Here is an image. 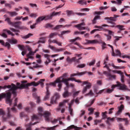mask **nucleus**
I'll list each match as a JSON object with an SVG mask.
<instances>
[{
  "label": "nucleus",
  "instance_id": "f257e3e1",
  "mask_svg": "<svg viewBox=\"0 0 130 130\" xmlns=\"http://www.w3.org/2000/svg\"><path fill=\"white\" fill-rule=\"evenodd\" d=\"M8 114L7 117H4L5 114V112L2 109H0V115H3V120L4 121H6L7 118H10L12 117V116L11 115L10 110H11L13 112H17V109L14 107L10 108L9 107L7 108Z\"/></svg>",
  "mask_w": 130,
  "mask_h": 130
},
{
  "label": "nucleus",
  "instance_id": "f03ea898",
  "mask_svg": "<svg viewBox=\"0 0 130 130\" xmlns=\"http://www.w3.org/2000/svg\"><path fill=\"white\" fill-rule=\"evenodd\" d=\"M119 17V16L118 15H114L113 17H105L104 18V19L107 20V22L108 23H111L112 24L109 26L111 27H115L116 23L113 21L115 22L117 20V18Z\"/></svg>",
  "mask_w": 130,
  "mask_h": 130
},
{
  "label": "nucleus",
  "instance_id": "7ed1b4c3",
  "mask_svg": "<svg viewBox=\"0 0 130 130\" xmlns=\"http://www.w3.org/2000/svg\"><path fill=\"white\" fill-rule=\"evenodd\" d=\"M11 93L9 92L2 93L0 94V100L3 98H5L6 102H8L10 105H11L12 102V100L11 99Z\"/></svg>",
  "mask_w": 130,
  "mask_h": 130
},
{
  "label": "nucleus",
  "instance_id": "20e7f679",
  "mask_svg": "<svg viewBox=\"0 0 130 130\" xmlns=\"http://www.w3.org/2000/svg\"><path fill=\"white\" fill-rule=\"evenodd\" d=\"M22 83L21 84L20 83L17 82L16 84L17 86H16L14 84H12L13 85V88L15 89H28V87H25V85L26 84H24L25 83H27V82L26 80H24L22 81L21 82Z\"/></svg>",
  "mask_w": 130,
  "mask_h": 130
},
{
  "label": "nucleus",
  "instance_id": "39448f33",
  "mask_svg": "<svg viewBox=\"0 0 130 130\" xmlns=\"http://www.w3.org/2000/svg\"><path fill=\"white\" fill-rule=\"evenodd\" d=\"M38 110L39 115L40 116H42L43 115L45 118L46 121H49V117L50 115V113L48 112H46L44 113L43 111L42 107H39L38 108Z\"/></svg>",
  "mask_w": 130,
  "mask_h": 130
},
{
  "label": "nucleus",
  "instance_id": "423d86ee",
  "mask_svg": "<svg viewBox=\"0 0 130 130\" xmlns=\"http://www.w3.org/2000/svg\"><path fill=\"white\" fill-rule=\"evenodd\" d=\"M108 70V72L106 71H104L103 74L105 75L106 76L108 77L109 80H111L112 79H115L116 78V76L115 75H111L110 72L112 70L110 69L109 67L107 69Z\"/></svg>",
  "mask_w": 130,
  "mask_h": 130
},
{
  "label": "nucleus",
  "instance_id": "0eeeda50",
  "mask_svg": "<svg viewBox=\"0 0 130 130\" xmlns=\"http://www.w3.org/2000/svg\"><path fill=\"white\" fill-rule=\"evenodd\" d=\"M60 96L58 93L56 92L55 93L54 95L51 98L50 103L51 104H53L54 103L56 104L57 100L60 98Z\"/></svg>",
  "mask_w": 130,
  "mask_h": 130
},
{
  "label": "nucleus",
  "instance_id": "6e6552de",
  "mask_svg": "<svg viewBox=\"0 0 130 130\" xmlns=\"http://www.w3.org/2000/svg\"><path fill=\"white\" fill-rule=\"evenodd\" d=\"M117 84L115 85V87H119V89L120 90H124L126 89V86L124 84H122L119 82H117Z\"/></svg>",
  "mask_w": 130,
  "mask_h": 130
},
{
  "label": "nucleus",
  "instance_id": "1a4fd4ad",
  "mask_svg": "<svg viewBox=\"0 0 130 130\" xmlns=\"http://www.w3.org/2000/svg\"><path fill=\"white\" fill-rule=\"evenodd\" d=\"M21 23V22L20 21L14 23L13 22L11 25L14 26L15 27L17 28L20 29H22L23 28V27L20 26V25Z\"/></svg>",
  "mask_w": 130,
  "mask_h": 130
},
{
  "label": "nucleus",
  "instance_id": "9d476101",
  "mask_svg": "<svg viewBox=\"0 0 130 130\" xmlns=\"http://www.w3.org/2000/svg\"><path fill=\"white\" fill-rule=\"evenodd\" d=\"M38 123V122H35L33 123H32L31 122H30L29 123L25 124V126L26 127V130H31V126L32 125H35Z\"/></svg>",
  "mask_w": 130,
  "mask_h": 130
},
{
  "label": "nucleus",
  "instance_id": "9b49d317",
  "mask_svg": "<svg viewBox=\"0 0 130 130\" xmlns=\"http://www.w3.org/2000/svg\"><path fill=\"white\" fill-rule=\"evenodd\" d=\"M38 85V82L37 83H36L34 81L31 82V83H28L26 84L25 86L26 87H28L29 86L32 85L36 86Z\"/></svg>",
  "mask_w": 130,
  "mask_h": 130
},
{
  "label": "nucleus",
  "instance_id": "f8f14e48",
  "mask_svg": "<svg viewBox=\"0 0 130 130\" xmlns=\"http://www.w3.org/2000/svg\"><path fill=\"white\" fill-rule=\"evenodd\" d=\"M86 42L85 43L86 44H94L98 43L99 41L96 40H90L86 39Z\"/></svg>",
  "mask_w": 130,
  "mask_h": 130
},
{
  "label": "nucleus",
  "instance_id": "ddd939ff",
  "mask_svg": "<svg viewBox=\"0 0 130 130\" xmlns=\"http://www.w3.org/2000/svg\"><path fill=\"white\" fill-rule=\"evenodd\" d=\"M115 85H113L111 86L112 89H110L109 88H108L106 90V91L104 92V93H112L114 90V89L115 88Z\"/></svg>",
  "mask_w": 130,
  "mask_h": 130
},
{
  "label": "nucleus",
  "instance_id": "4468645a",
  "mask_svg": "<svg viewBox=\"0 0 130 130\" xmlns=\"http://www.w3.org/2000/svg\"><path fill=\"white\" fill-rule=\"evenodd\" d=\"M87 73V71H84L81 72H77V73H73L72 74H71L70 75V77H74L75 76L78 75H83Z\"/></svg>",
  "mask_w": 130,
  "mask_h": 130
},
{
  "label": "nucleus",
  "instance_id": "2eb2a0df",
  "mask_svg": "<svg viewBox=\"0 0 130 130\" xmlns=\"http://www.w3.org/2000/svg\"><path fill=\"white\" fill-rule=\"evenodd\" d=\"M124 106L123 105L121 104L119 108V110L117 112V115H118L120 113L122 112V111L124 109Z\"/></svg>",
  "mask_w": 130,
  "mask_h": 130
},
{
  "label": "nucleus",
  "instance_id": "dca6fc26",
  "mask_svg": "<svg viewBox=\"0 0 130 130\" xmlns=\"http://www.w3.org/2000/svg\"><path fill=\"white\" fill-rule=\"evenodd\" d=\"M20 116L21 117H26V119H25V121L26 122H27V121L29 120V118L23 112H21L20 114Z\"/></svg>",
  "mask_w": 130,
  "mask_h": 130
},
{
  "label": "nucleus",
  "instance_id": "f3484780",
  "mask_svg": "<svg viewBox=\"0 0 130 130\" xmlns=\"http://www.w3.org/2000/svg\"><path fill=\"white\" fill-rule=\"evenodd\" d=\"M48 47L50 48L52 50L54 51H62L63 50V49L62 48H61L60 49H56L53 46H52L50 44H49L48 45Z\"/></svg>",
  "mask_w": 130,
  "mask_h": 130
},
{
  "label": "nucleus",
  "instance_id": "a211bd4d",
  "mask_svg": "<svg viewBox=\"0 0 130 130\" xmlns=\"http://www.w3.org/2000/svg\"><path fill=\"white\" fill-rule=\"evenodd\" d=\"M68 89V88H65L64 89V90H65V91L62 94L64 98L68 97L69 95V93L67 90Z\"/></svg>",
  "mask_w": 130,
  "mask_h": 130
},
{
  "label": "nucleus",
  "instance_id": "6ab92c4d",
  "mask_svg": "<svg viewBox=\"0 0 130 130\" xmlns=\"http://www.w3.org/2000/svg\"><path fill=\"white\" fill-rule=\"evenodd\" d=\"M62 82H63L64 83L66 86V88H68L69 87V84L68 82L66 79V78H62Z\"/></svg>",
  "mask_w": 130,
  "mask_h": 130
},
{
  "label": "nucleus",
  "instance_id": "aec40b11",
  "mask_svg": "<svg viewBox=\"0 0 130 130\" xmlns=\"http://www.w3.org/2000/svg\"><path fill=\"white\" fill-rule=\"evenodd\" d=\"M61 13V11H60L59 12H56L55 11H53L51 13V14L52 17V18L53 17L56 16L57 15H59Z\"/></svg>",
  "mask_w": 130,
  "mask_h": 130
},
{
  "label": "nucleus",
  "instance_id": "412c9836",
  "mask_svg": "<svg viewBox=\"0 0 130 130\" xmlns=\"http://www.w3.org/2000/svg\"><path fill=\"white\" fill-rule=\"evenodd\" d=\"M44 20L43 16H42L38 17L36 20V22L37 24L40 23L41 21Z\"/></svg>",
  "mask_w": 130,
  "mask_h": 130
},
{
  "label": "nucleus",
  "instance_id": "4be33fe9",
  "mask_svg": "<svg viewBox=\"0 0 130 130\" xmlns=\"http://www.w3.org/2000/svg\"><path fill=\"white\" fill-rule=\"evenodd\" d=\"M45 79H41L38 82V85L40 84V85L42 88H43L44 86V83L43 82L44 81Z\"/></svg>",
  "mask_w": 130,
  "mask_h": 130
},
{
  "label": "nucleus",
  "instance_id": "5701e85b",
  "mask_svg": "<svg viewBox=\"0 0 130 130\" xmlns=\"http://www.w3.org/2000/svg\"><path fill=\"white\" fill-rule=\"evenodd\" d=\"M43 16L44 20L45 21H46L49 20H51L52 19L51 14L50 15H47Z\"/></svg>",
  "mask_w": 130,
  "mask_h": 130
},
{
  "label": "nucleus",
  "instance_id": "b1692460",
  "mask_svg": "<svg viewBox=\"0 0 130 130\" xmlns=\"http://www.w3.org/2000/svg\"><path fill=\"white\" fill-rule=\"evenodd\" d=\"M75 58V57H73L71 59H70L69 56H68L66 59V61L69 63H71L73 61Z\"/></svg>",
  "mask_w": 130,
  "mask_h": 130
},
{
  "label": "nucleus",
  "instance_id": "393cba45",
  "mask_svg": "<svg viewBox=\"0 0 130 130\" xmlns=\"http://www.w3.org/2000/svg\"><path fill=\"white\" fill-rule=\"evenodd\" d=\"M50 93L49 91H46L45 96L44 98V100H48L50 98Z\"/></svg>",
  "mask_w": 130,
  "mask_h": 130
},
{
  "label": "nucleus",
  "instance_id": "a878e982",
  "mask_svg": "<svg viewBox=\"0 0 130 130\" xmlns=\"http://www.w3.org/2000/svg\"><path fill=\"white\" fill-rule=\"evenodd\" d=\"M50 93L49 91H46L45 96L44 98V100H48L50 98Z\"/></svg>",
  "mask_w": 130,
  "mask_h": 130
},
{
  "label": "nucleus",
  "instance_id": "bb28decb",
  "mask_svg": "<svg viewBox=\"0 0 130 130\" xmlns=\"http://www.w3.org/2000/svg\"><path fill=\"white\" fill-rule=\"evenodd\" d=\"M50 93L49 91H46L45 96L44 98V100H48L50 98Z\"/></svg>",
  "mask_w": 130,
  "mask_h": 130
},
{
  "label": "nucleus",
  "instance_id": "cd10ccee",
  "mask_svg": "<svg viewBox=\"0 0 130 130\" xmlns=\"http://www.w3.org/2000/svg\"><path fill=\"white\" fill-rule=\"evenodd\" d=\"M115 118H111L110 117H108L107 118V121H106V123L108 125H110V123H109V121H111L112 122H113Z\"/></svg>",
  "mask_w": 130,
  "mask_h": 130
},
{
  "label": "nucleus",
  "instance_id": "c85d7f7f",
  "mask_svg": "<svg viewBox=\"0 0 130 130\" xmlns=\"http://www.w3.org/2000/svg\"><path fill=\"white\" fill-rule=\"evenodd\" d=\"M108 64V66H112L114 69H119L120 68V67H118L115 66L113 63H109Z\"/></svg>",
  "mask_w": 130,
  "mask_h": 130
},
{
  "label": "nucleus",
  "instance_id": "c756f323",
  "mask_svg": "<svg viewBox=\"0 0 130 130\" xmlns=\"http://www.w3.org/2000/svg\"><path fill=\"white\" fill-rule=\"evenodd\" d=\"M107 113V112L106 111L102 113V119H105L106 118H107V116L106 115Z\"/></svg>",
  "mask_w": 130,
  "mask_h": 130
},
{
  "label": "nucleus",
  "instance_id": "7c9ffc66",
  "mask_svg": "<svg viewBox=\"0 0 130 130\" xmlns=\"http://www.w3.org/2000/svg\"><path fill=\"white\" fill-rule=\"evenodd\" d=\"M109 26L107 24H103L101 26H95L94 27L95 28H98L101 29H103V27H107Z\"/></svg>",
  "mask_w": 130,
  "mask_h": 130
},
{
  "label": "nucleus",
  "instance_id": "2f4dec72",
  "mask_svg": "<svg viewBox=\"0 0 130 130\" xmlns=\"http://www.w3.org/2000/svg\"><path fill=\"white\" fill-rule=\"evenodd\" d=\"M8 41L11 43L15 44L17 42V40L14 39H8Z\"/></svg>",
  "mask_w": 130,
  "mask_h": 130
},
{
  "label": "nucleus",
  "instance_id": "473e14b6",
  "mask_svg": "<svg viewBox=\"0 0 130 130\" xmlns=\"http://www.w3.org/2000/svg\"><path fill=\"white\" fill-rule=\"evenodd\" d=\"M7 13L9 14L10 15L11 17H13V16H15L18 14V13L15 11L12 12L7 11Z\"/></svg>",
  "mask_w": 130,
  "mask_h": 130
},
{
  "label": "nucleus",
  "instance_id": "72a5a7b5",
  "mask_svg": "<svg viewBox=\"0 0 130 130\" xmlns=\"http://www.w3.org/2000/svg\"><path fill=\"white\" fill-rule=\"evenodd\" d=\"M124 27L123 25H115V27L118 28L120 30H122L125 29L123 28Z\"/></svg>",
  "mask_w": 130,
  "mask_h": 130
},
{
  "label": "nucleus",
  "instance_id": "f704fd0d",
  "mask_svg": "<svg viewBox=\"0 0 130 130\" xmlns=\"http://www.w3.org/2000/svg\"><path fill=\"white\" fill-rule=\"evenodd\" d=\"M78 3L82 5H86L87 4V2L84 0H80L78 2Z\"/></svg>",
  "mask_w": 130,
  "mask_h": 130
},
{
  "label": "nucleus",
  "instance_id": "c9c22d12",
  "mask_svg": "<svg viewBox=\"0 0 130 130\" xmlns=\"http://www.w3.org/2000/svg\"><path fill=\"white\" fill-rule=\"evenodd\" d=\"M52 42L54 43H56L58 44L59 46H61V43L60 42H58L56 40L54 39L53 40H52Z\"/></svg>",
  "mask_w": 130,
  "mask_h": 130
},
{
  "label": "nucleus",
  "instance_id": "e433bc0d",
  "mask_svg": "<svg viewBox=\"0 0 130 130\" xmlns=\"http://www.w3.org/2000/svg\"><path fill=\"white\" fill-rule=\"evenodd\" d=\"M58 126L59 125H57L53 127H47L46 128V129L47 130H53L55 128L58 127Z\"/></svg>",
  "mask_w": 130,
  "mask_h": 130
},
{
  "label": "nucleus",
  "instance_id": "4c0bfd02",
  "mask_svg": "<svg viewBox=\"0 0 130 130\" xmlns=\"http://www.w3.org/2000/svg\"><path fill=\"white\" fill-rule=\"evenodd\" d=\"M33 34L31 33H29L27 35L24 36L22 37V38L23 39H27L30 37L31 36H33Z\"/></svg>",
  "mask_w": 130,
  "mask_h": 130
},
{
  "label": "nucleus",
  "instance_id": "58836bf2",
  "mask_svg": "<svg viewBox=\"0 0 130 130\" xmlns=\"http://www.w3.org/2000/svg\"><path fill=\"white\" fill-rule=\"evenodd\" d=\"M5 21L7 22L8 24L10 25H12L13 22H11L10 20V19L9 18H7L5 20Z\"/></svg>",
  "mask_w": 130,
  "mask_h": 130
},
{
  "label": "nucleus",
  "instance_id": "ea45409f",
  "mask_svg": "<svg viewBox=\"0 0 130 130\" xmlns=\"http://www.w3.org/2000/svg\"><path fill=\"white\" fill-rule=\"evenodd\" d=\"M115 38H116L114 40V44H115V45H116V42L117 41L119 40V39L120 38H122V37H118V36H115Z\"/></svg>",
  "mask_w": 130,
  "mask_h": 130
},
{
  "label": "nucleus",
  "instance_id": "a19ab883",
  "mask_svg": "<svg viewBox=\"0 0 130 130\" xmlns=\"http://www.w3.org/2000/svg\"><path fill=\"white\" fill-rule=\"evenodd\" d=\"M100 17L99 16L96 15L95 16L93 20V24H95L96 23V21L97 19H100Z\"/></svg>",
  "mask_w": 130,
  "mask_h": 130
},
{
  "label": "nucleus",
  "instance_id": "79ce46f5",
  "mask_svg": "<svg viewBox=\"0 0 130 130\" xmlns=\"http://www.w3.org/2000/svg\"><path fill=\"white\" fill-rule=\"evenodd\" d=\"M45 42V41L44 38L42 37L40 38V40H39L38 42V43H44Z\"/></svg>",
  "mask_w": 130,
  "mask_h": 130
},
{
  "label": "nucleus",
  "instance_id": "37998d69",
  "mask_svg": "<svg viewBox=\"0 0 130 130\" xmlns=\"http://www.w3.org/2000/svg\"><path fill=\"white\" fill-rule=\"evenodd\" d=\"M84 23H82L78 24L75 25L74 26L77 28L81 27L82 25H85Z\"/></svg>",
  "mask_w": 130,
  "mask_h": 130
},
{
  "label": "nucleus",
  "instance_id": "c03bdc74",
  "mask_svg": "<svg viewBox=\"0 0 130 130\" xmlns=\"http://www.w3.org/2000/svg\"><path fill=\"white\" fill-rule=\"evenodd\" d=\"M57 33L56 32L52 33L50 35L49 37L50 38H52L55 36L57 35Z\"/></svg>",
  "mask_w": 130,
  "mask_h": 130
},
{
  "label": "nucleus",
  "instance_id": "a18cd8bd",
  "mask_svg": "<svg viewBox=\"0 0 130 130\" xmlns=\"http://www.w3.org/2000/svg\"><path fill=\"white\" fill-rule=\"evenodd\" d=\"M116 54H115V55L116 56L118 55L119 56H120L121 55V53L120 51L118 50H117L116 51Z\"/></svg>",
  "mask_w": 130,
  "mask_h": 130
},
{
  "label": "nucleus",
  "instance_id": "49530a36",
  "mask_svg": "<svg viewBox=\"0 0 130 130\" xmlns=\"http://www.w3.org/2000/svg\"><path fill=\"white\" fill-rule=\"evenodd\" d=\"M107 45L108 46L110 47L111 48V49L112 50V56H115V53L114 52L113 46H112L111 45H110L109 44H107Z\"/></svg>",
  "mask_w": 130,
  "mask_h": 130
},
{
  "label": "nucleus",
  "instance_id": "de8ad7c7",
  "mask_svg": "<svg viewBox=\"0 0 130 130\" xmlns=\"http://www.w3.org/2000/svg\"><path fill=\"white\" fill-rule=\"evenodd\" d=\"M44 57L46 58L47 60L49 61V62H51V60L50 59L49 57H50V55L47 54H45L44 55Z\"/></svg>",
  "mask_w": 130,
  "mask_h": 130
},
{
  "label": "nucleus",
  "instance_id": "09e8293b",
  "mask_svg": "<svg viewBox=\"0 0 130 130\" xmlns=\"http://www.w3.org/2000/svg\"><path fill=\"white\" fill-rule=\"evenodd\" d=\"M61 77H59L58 78H57L56 80L55 81V83H58V84L59 83H61L62 82V80H60V78Z\"/></svg>",
  "mask_w": 130,
  "mask_h": 130
},
{
  "label": "nucleus",
  "instance_id": "8fccbe9b",
  "mask_svg": "<svg viewBox=\"0 0 130 130\" xmlns=\"http://www.w3.org/2000/svg\"><path fill=\"white\" fill-rule=\"evenodd\" d=\"M68 77V73H64L62 77V78H67Z\"/></svg>",
  "mask_w": 130,
  "mask_h": 130
},
{
  "label": "nucleus",
  "instance_id": "3c124183",
  "mask_svg": "<svg viewBox=\"0 0 130 130\" xmlns=\"http://www.w3.org/2000/svg\"><path fill=\"white\" fill-rule=\"evenodd\" d=\"M63 26L62 25H56L55 27L54 28V30L58 29L61 28V27Z\"/></svg>",
  "mask_w": 130,
  "mask_h": 130
},
{
  "label": "nucleus",
  "instance_id": "603ef678",
  "mask_svg": "<svg viewBox=\"0 0 130 130\" xmlns=\"http://www.w3.org/2000/svg\"><path fill=\"white\" fill-rule=\"evenodd\" d=\"M18 47L21 50L23 51L24 50V46L23 45H21L19 44L18 45Z\"/></svg>",
  "mask_w": 130,
  "mask_h": 130
},
{
  "label": "nucleus",
  "instance_id": "864d4df0",
  "mask_svg": "<svg viewBox=\"0 0 130 130\" xmlns=\"http://www.w3.org/2000/svg\"><path fill=\"white\" fill-rule=\"evenodd\" d=\"M85 66V64H81L78 65L77 66V68H82Z\"/></svg>",
  "mask_w": 130,
  "mask_h": 130
},
{
  "label": "nucleus",
  "instance_id": "5fc2aeb1",
  "mask_svg": "<svg viewBox=\"0 0 130 130\" xmlns=\"http://www.w3.org/2000/svg\"><path fill=\"white\" fill-rule=\"evenodd\" d=\"M102 121L101 120H95L94 121V124L95 125H97L98 123H101Z\"/></svg>",
  "mask_w": 130,
  "mask_h": 130
},
{
  "label": "nucleus",
  "instance_id": "6e6d98bb",
  "mask_svg": "<svg viewBox=\"0 0 130 130\" xmlns=\"http://www.w3.org/2000/svg\"><path fill=\"white\" fill-rule=\"evenodd\" d=\"M36 52H33L31 51H30L29 53L27 55V56H30L31 55H33Z\"/></svg>",
  "mask_w": 130,
  "mask_h": 130
},
{
  "label": "nucleus",
  "instance_id": "4d7b16f0",
  "mask_svg": "<svg viewBox=\"0 0 130 130\" xmlns=\"http://www.w3.org/2000/svg\"><path fill=\"white\" fill-rule=\"evenodd\" d=\"M105 89H103L102 90H100L98 92H97L96 91H95V92L96 93V94H101L103 92H104L105 90Z\"/></svg>",
  "mask_w": 130,
  "mask_h": 130
},
{
  "label": "nucleus",
  "instance_id": "13d9d810",
  "mask_svg": "<svg viewBox=\"0 0 130 130\" xmlns=\"http://www.w3.org/2000/svg\"><path fill=\"white\" fill-rule=\"evenodd\" d=\"M70 32V30H64L62 31L61 33L62 34V35H63L66 34H68Z\"/></svg>",
  "mask_w": 130,
  "mask_h": 130
},
{
  "label": "nucleus",
  "instance_id": "bf43d9fd",
  "mask_svg": "<svg viewBox=\"0 0 130 130\" xmlns=\"http://www.w3.org/2000/svg\"><path fill=\"white\" fill-rule=\"evenodd\" d=\"M29 16L31 18L35 17L37 16V15L36 13H31L29 14Z\"/></svg>",
  "mask_w": 130,
  "mask_h": 130
},
{
  "label": "nucleus",
  "instance_id": "052dcab7",
  "mask_svg": "<svg viewBox=\"0 0 130 130\" xmlns=\"http://www.w3.org/2000/svg\"><path fill=\"white\" fill-rule=\"evenodd\" d=\"M80 113L79 115V117H81L83 115H84L85 113V110H82L80 111Z\"/></svg>",
  "mask_w": 130,
  "mask_h": 130
},
{
  "label": "nucleus",
  "instance_id": "680f3d73",
  "mask_svg": "<svg viewBox=\"0 0 130 130\" xmlns=\"http://www.w3.org/2000/svg\"><path fill=\"white\" fill-rule=\"evenodd\" d=\"M5 46L7 47L8 49H9L10 46V45L8 42H6L4 45Z\"/></svg>",
  "mask_w": 130,
  "mask_h": 130
},
{
  "label": "nucleus",
  "instance_id": "e2e57ef3",
  "mask_svg": "<svg viewBox=\"0 0 130 130\" xmlns=\"http://www.w3.org/2000/svg\"><path fill=\"white\" fill-rule=\"evenodd\" d=\"M107 62L105 61V60H104V64H105V65L103 67L104 68H106L107 69L109 67V66H108V64H107Z\"/></svg>",
  "mask_w": 130,
  "mask_h": 130
},
{
  "label": "nucleus",
  "instance_id": "0e129e2a",
  "mask_svg": "<svg viewBox=\"0 0 130 130\" xmlns=\"http://www.w3.org/2000/svg\"><path fill=\"white\" fill-rule=\"evenodd\" d=\"M123 121H125V124L126 125H127L129 124V121L127 118H124Z\"/></svg>",
  "mask_w": 130,
  "mask_h": 130
},
{
  "label": "nucleus",
  "instance_id": "69168bd1",
  "mask_svg": "<svg viewBox=\"0 0 130 130\" xmlns=\"http://www.w3.org/2000/svg\"><path fill=\"white\" fill-rule=\"evenodd\" d=\"M3 31L4 32L6 31L9 35H10L12 32L10 30H8L7 29H4Z\"/></svg>",
  "mask_w": 130,
  "mask_h": 130
},
{
  "label": "nucleus",
  "instance_id": "338daca9",
  "mask_svg": "<svg viewBox=\"0 0 130 130\" xmlns=\"http://www.w3.org/2000/svg\"><path fill=\"white\" fill-rule=\"evenodd\" d=\"M91 84L90 83H88L87 85L85 87H86L87 89H89L91 88Z\"/></svg>",
  "mask_w": 130,
  "mask_h": 130
},
{
  "label": "nucleus",
  "instance_id": "774afa93",
  "mask_svg": "<svg viewBox=\"0 0 130 130\" xmlns=\"http://www.w3.org/2000/svg\"><path fill=\"white\" fill-rule=\"evenodd\" d=\"M121 80L122 83H124V76L122 74H121Z\"/></svg>",
  "mask_w": 130,
  "mask_h": 130
}]
</instances>
